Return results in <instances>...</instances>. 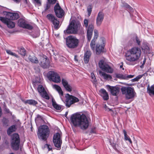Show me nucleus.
<instances>
[{
	"label": "nucleus",
	"mask_w": 154,
	"mask_h": 154,
	"mask_svg": "<svg viewBox=\"0 0 154 154\" xmlns=\"http://www.w3.org/2000/svg\"><path fill=\"white\" fill-rule=\"evenodd\" d=\"M79 42L75 37L72 36H68L66 39V45L69 48L74 49L76 48L79 45Z\"/></svg>",
	"instance_id": "nucleus-6"
},
{
	"label": "nucleus",
	"mask_w": 154,
	"mask_h": 154,
	"mask_svg": "<svg viewBox=\"0 0 154 154\" xmlns=\"http://www.w3.org/2000/svg\"><path fill=\"white\" fill-rule=\"evenodd\" d=\"M18 25L20 27L32 30L35 26L32 23H29L26 20H18Z\"/></svg>",
	"instance_id": "nucleus-11"
},
{
	"label": "nucleus",
	"mask_w": 154,
	"mask_h": 154,
	"mask_svg": "<svg viewBox=\"0 0 154 154\" xmlns=\"http://www.w3.org/2000/svg\"><path fill=\"white\" fill-rule=\"evenodd\" d=\"M103 20H96V23L97 26H100Z\"/></svg>",
	"instance_id": "nucleus-48"
},
{
	"label": "nucleus",
	"mask_w": 154,
	"mask_h": 154,
	"mask_svg": "<svg viewBox=\"0 0 154 154\" xmlns=\"http://www.w3.org/2000/svg\"><path fill=\"white\" fill-rule=\"evenodd\" d=\"M91 133H95L96 132L92 128L91 130Z\"/></svg>",
	"instance_id": "nucleus-57"
},
{
	"label": "nucleus",
	"mask_w": 154,
	"mask_h": 154,
	"mask_svg": "<svg viewBox=\"0 0 154 154\" xmlns=\"http://www.w3.org/2000/svg\"><path fill=\"white\" fill-rule=\"evenodd\" d=\"M62 83L65 89L68 91L70 92L72 91V88L68 84L67 80L64 79H62Z\"/></svg>",
	"instance_id": "nucleus-21"
},
{
	"label": "nucleus",
	"mask_w": 154,
	"mask_h": 154,
	"mask_svg": "<svg viewBox=\"0 0 154 154\" xmlns=\"http://www.w3.org/2000/svg\"><path fill=\"white\" fill-rule=\"evenodd\" d=\"M99 92L100 93L101 96L103 97L104 100H106L109 99L108 94L105 89H101Z\"/></svg>",
	"instance_id": "nucleus-25"
},
{
	"label": "nucleus",
	"mask_w": 154,
	"mask_h": 154,
	"mask_svg": "<svg viewBox=\"0 0 154 154\" xmlns=\"http://www.w3.org/2000/svg\"><path fill=\"white\" fill-rule=\"evenodd\" d=\"M43 59L42 61H40V65L43 68L48 69L50 67V62L47 57L46 56Z\"/></svg>",
	"instance_id": "nucleus-18"
},
{
	"label": "nucleus",
	"mask_w": 154,
	"mask_h": 154,
	"mask_svg": "<svg viewBox=\"0 0 154 154\" xmlns=\"http://www.w3.org/2000/svg\"><path fill=\"white\" fill-rule=\"evenodd\" d=\"M2 122L4 126L7 127L8 125L9 121L8 119L4 118L2 119Z\"/></svg>",
	"instance_id": "nucleus-35"
},
{
	"label": "nucleus",
	"mask_w": 154,
	"mask_h": 154,
	"mask_svg": "<svg viewBox=\"0 0 154 154\" xmlns=\"http://www.w3.org/2000/svg\"><path fill=\"white\" fill-rule=\"evenodd\" d=\"M113 147L114 149H116L115 144H114V145H113Z\"/></svg>",
	"instance_id": "nucleus-60"
},
{
	"label": "nucleus",
	"mask_w": 154,
	"mask_h": 154,
	"mask_svg": "<svg viewBox=\"0 0 154 154\" xmlns=\"http://www.w3.org/2000/svg\"><path fill=\"white\" fill-rule=\"evenodd\" d=\"M116 77L121 79L128 80L133 78L134 75H128L126 74H122L117 73L116 74Z\"/></svg>",
	"instance_id": "nucleus-19"
},
{
	"label": "nucleus",
	"mask_w": 154,
	"mask_h": 154,
	"mask_svg": "<svg viewBox=\"0 0 154 154\" xmlns=\"http://www.w3.org/2000/svg\"><path fill=\"white\" fill-rule=\"evenodd\" d=\"M78 18L79 19H80V17H78Z\"/></svg>",
	"instance_id": "nucleus-64"
},
{
	"label": "nucleus",
	"mask_w": 154,
	"mask_h": 154,
	"mask_svg": "<svg viewBox=\"0 0 154 154\" xmlns=\"http://www.w3.org/2000/svg\"><path fill=\"white\" fill-rule=\"evenodd\" d=\"M83 30L81 23L78 20H72L64 32L67 34H76L79 29Z\"/></svg>",
	"instance_id": "nucleus-3"
},
{
	"label": "nucleus",
	"mask_w": 154,
	"mask_h": 154,
	"mask_svg": "<svg viewBox=\"0 0 154 154\" xmlns=\"http://www.w3.org/2000/svg\"><path fill=\"white\" fill-rule=\"evenodd\" d=\"M53 140L55 146L59 149H60L62 143V141L60 135L59 133H56L54 134Z\"/></svg>",
	"instance_id": "nucleus-14"
},
{
	"label": "nucleus",
	"mask_w": 154,
	"mask_h": 154,
	"mask_svg": "<svg viewBox=\"0 0 154 154\" xmlns=\"http://www.w3.org/2000/svg\"><path fill=\"white\" fill-rule=\"evenodd\" d=\"M77 56L76 55H75L74 56V60L75 61H78V60L77 58Z\"/></svg>",
	"instance_id": "nucleus-55"
},
{
	"label": "nucleus",
	"mask_w": 154,
	"mask_h": 154,
	"mask_svg": "<svg viewBox=\"0 0 154 154\" xmlns=\"http://www.w3.org/2000/svg\"><path fill=\"white\" fill-rule=\"evenodd\" d=\"M28 59L33 63H38V62L37 58L34 55H29L28 57Z\"/></svg>",
	"instance_id": "nucleus-31"
},
{
	"label": "nucleus",
	"mask_w": 154,
	"mask_h": 154,
	"mask_svg": "<svg viewBox=\"0 0 154 154\" xmlns=\"http://www.w3.org/2000/svg\"><path fill=\"white\" fill-rule=\"evenodd\" d=\"M98 65L100 68L105 72L112 73L113 72V69L111 66V64L105 62L103 60H101L99 61Z\"/></svg>",
	"instance_id": "nucleus-7"
},
{
	"label": "nucleus",
	"mask_w": 154,
	"mask_h": 154,
	"mask_svg": "<svg viewBox=\"0 0 154 154\" xmlns=\"http://www.w3.org/2000/svg\"><path fill=\"white\" fill-rule=\"evenodd\" d=\"M141 54V50L138 47H134L129 49L125 55L126 60L128 61L126 63L130 65H135L136 62L140 58Z\"/></svg>",
	"instance_id": "nucleus-2"
},
{
	"label": "nucleus",
	"mask_w": 154,
	"mask_h": 154,
	"mask_svg": "<svg viewBox=\"0 0 154 154\" xmlns=\"http://www.w3.org/2000/svg\"><path fill=\"white\" fill-rule=\"evenodd\" d=\"M88 20H84V26L87 27L88 25Z\"/></svg>",
	"instance_id": "nucleus-47"
},
{
	"label": "nucleus",
	"mask_w": 154,
	"mask_h": 154,
	"mask_svg": "<svg viewBox=\"0 0 154 154\" xmlns=\"http://www.w3.org/2000/svg\"><path fill=\"white\" fill-rule=\"evenodd\" d=\"M142 77V75H139L137 76L135 78L132 79L131 81L133 82L137 81L140 79Z\"/></svg>",
	"instance_id": "nucleus-41"
},
{
	"label": "nucleus",
	"mask_w": 154,
	"mask_h": 154,
	"mask_svg": "<svg viewBox=\"0 0 154 154\" xmlns=\"http://www.w3.org/2000/svg\"><path fill=\"white\" fill-rule=\"evenodd\" d=\"M46 145L47 146L48 150L50 151L51 150L52 148V147H51V146L50 145H48V144H47Z\"/></svg>",
	"instance_id": "nucleus-53"
},
{
	"label": "nucleus",
	"mask_w": 154,
	"mask_h": 154,
	"mask_svg": "<svg viewBox=\"0 0 154 154\" xmlns=\"http://www.w3.org/2000/svg\"><path fill=\"white\" fill-rule=\"evenodd\" d=\"M52 23V26L56 30L58 29L60 27L61 24L58 20H50Z\"/></svg>",
	"instance_id": "nucleus-24"
},
{
	"label": "nucleus",
	"mask_w": 154,
	"mask_h": 154,
	"mask_svg": "<svg viewBox=\"0 0 154 154\" xmlns=\"http://www.w3.org/2000/svg\"><path fill=\"white\" fill-rule=\"evenodd\" d=\"M17 129L16 125H13L10 127L7 130V134L10 135L12 133L15 131Z\"/></svg>",
	"instance_id": "nucleus-32"
},
{
	"label": "nucleus",
	"mask_w": 154,
	"mask_h": 154,
	"mask_svg": "<svg viewBox=\"0 0 154 154\" xmlns=\"http://www.w3.org/2000/svg\"><path fill=\"white\" fill-rule=\"evenodd\" d=\"M91 55V53L89 51H87L84 54V60L85 63L87 64L88 63Z\"/></svg>",
	"instance_id": "nucleus-26"
},
{
	"label": "nucleus",
	"mask_w": 154,
	"mask_h": 154,
	"mask_svg": "<svg viewBox=\"0 0 154 154\" xmlns=\"http://www.w3.org/2000/svg\"><path fill=\"white\" fill-rule=\"evenodd\" d=\"M1 21L6 24L9 28H13L15 26V23L11 21V20H0Z\"/></svg>",
	"instance_id": "nucleus-23"
},
{
	"label": "nucleus",
	"mask_w": 154,
	"mask_h": 154,
	"mask_svg": "<svg viewBox=\"0 0 154 154\" xmlns=\"http://www.w3.org/2000/svg\"><path fill=\"white\" fill-rule=\"evenodd\" d=\"M20 143V139L19 135L17 134L14 133L12 136L11 145L12 148L17 150L19 149Z\"/></svg>",
	"instance_id": "nucleus-10"
},
{
	"label": "nucleus",
	"mask_w": 154,
	"mask_h": 154,
	"mask_svg": "<svg viewBox=\"0 0 154 154\" xmlns=\"http://www.w3.org/2000/svg\"><path fill=\"white\" fill-rule=\"evenodd\" d=\"M35 121L37 125L43 124L45 122L42 116L39 114L37 115L35 119Z\"/></svg>",
	"instance_id": "nucleus-29"
},
{
	"label": "nucleus",
	"mask_w": 154,
	"mask_h": 154,
	"mask_svg": "<svg viewBox=\"0 0 154 154\" xmlns=\"http://www.w3.org/2000/svg\"><path fill=\"white\" fill-rule=\"evenodd\" d=\"M48 0L49 3H51L53 4H55L56 3V0Z\"/></svg>",
	"instance_id": "nucleus-50"
},
{
	"label": "nucleus",
	"mask_w": 154,
	"mask_h": 154,
	"mask_svg": "<svg viewBox=\"0 0 154 154\" xmlns=\"http://www.w3.org/2000/svg\"><path fill=\"white\" fill-rule=\"evenodd\" d=\"M54 10L56 16L59 18H62L64 16V12L61 8L58 3H57L54 7Z\"/></svg>",
	"instance_id": "nucleus-15"
},
{
	"label": "nucleus",
	"mask_w": 154,
	"mask_h": 154,
	"mask_svg": "<svg viewBox=\"0 0 154 154\" xmlns=\"http://www.w3.org/2000/svg\"><path fill=\"white\" fill-rule=\"evenodd\" d=\"M70 120L74 127H79L82 130H86L88 127L89 122L86 115L83 113H75L71 115Z\"/></svg>",
	"instance_id": "nucleus-1"
},
{
	"label": "nucleus",
	"mask_w": 154,
	"mask_h": 154,
	"mask_svg": "<svg viewBox=\"0 0 154 154\" xmlns=\"http://www.w3.org/2000/svg\"><path fill=\"white\" fill-rule=\"evenodd\" d=\"M6 51L7 53L8 54L11 55L12 56H14L17 58L19 57L18 55L16 54L15 53L13 52L10 50H6Z\"/></svg>",
	"instance_id": "nucleus-37"
},
{
	"label": "nucleus",
	"mask_w": 154,
	"mask_h": 154,
	"mask_svg": "<svg viewBox=\"0 0 154 154\" xmlns=\"http://www.w3.org/2000/svg\"><path fill=\"white\" fill-rule=\"evenodd\" d=\"M33 2L34 3H36L39 6L41 5V0H33Z\"/></svg>",
	"instance_id": "nucleus-46"
},
{
	"label": "nucleus",
	"mask_w": 154,
	"mask_h": 154,
	"mask_svg": "<svg viewBox=\"0 0 154 154\" xmlns=\"http://www.w3.org/2000/svg\"><path fill=\"white\" fill-rule=\"evenodd\" d=\"M103 14L101 12H99L98 14L97 19H103Z\"/></svg>",
	"instance_id": "nucleus-39"
},
{
	"label": "nucleus",
	"mask_w": 154,
	"mask_h": 154,
	"mask_svg": "<svg viewBox=\"0 0 154 154\" xmlns=\"http://www.w3.org/2000/svg\"><path fill=\"white\" fill-rule=\"evenodd\" d=\"M5 111L7 112V113H9L10 112V110L8 109H5Z\"/></svg>",
	"instance_id": "nucleus-58"
},
{
	"label": "nucleus",
	"mask_w": 154,
	"mask_h": 154,
	"mask_svg": "<svg viewBox=\"0 0 154 154\" xmlns=\"http://www.w3.org/2000/svg\"><path fill=\"white\" fill-rule=\"evenodd\" d=\"M104 108L105 109V110L107 111H110L111 109L109 108H107V106L106 104H105L104 106Z\"/></svg>",
	"instance_id": "nucleus-52"
},
{
	"label": "nucleus",
	"mask_w": 154,
	"mask_h": 154,
	"mask_svg": "<svg viewBox=\"0 0 154 154\" xmlns=\"http://www.w3.org/2000/svg\"><path fill=\"white\" fill-rule=\"evenodd\" d=\"M52 105L53 107L56 109L58 110H60L61 109V106L58 104H57L55 102L52 101Z\"/></svg>",
	"instance_id": "nucleus-38"
},
{
	"label": "nucleus",
	"mask_w": 154,
	"mask_h": 154,
	"mask_svg": "<svg viewBox=\"0 0 154 154\" xmlns=\"http://www.w3.org/2000/svg\"><path fill=\"white\" fill-rule=\"evenodd\" d=\"M50 134V130L46 125H40L38 129L37 135L39 139L45 141L47 140Z\"/></svg>",
	"instance_id": "nucleus-4"
},
{
	"label": "nucleus",
	"mask_w": 154,
	"mask_h": 154,
	"mask_svg": "<svg viewBox=\"0 0 154 154\" xmlns=\"http://www.w3.org/2000/svg\"><path fill=\"white\" fill-rule=\"evenodd\" d=\"M91 78L94 80V81H96L95 80H96V78L94 74V73L93 72H92L91 73Z\"/></svg>",
	"instance_id": "nucleus-49"
},
{
	"label": "nucleus",
	"mask_w": 154,
	"mask_h": 154,
	"mask_svg": "<svg viewBox=\"0 0 154 154\" xmlns=\"http://www.w3.org/2000/svg\"><path fill=\"white\" fill-rule=\"evenodd\" d=\"M121 90L122 94H125L126 100L132 99L136 95V93L133 87L123 86Z\"/></svg>",
	"instance_id": "nucleus-5"
},
{
	"label": "nucleus",
	"mask_w": 154,
	"mask_h": 154,
	"mask_svg": "<svg viewBox=\"0 0 154 154\" xmlns=\"http://www.w3.org/2000/svg\"><path fill=\"white\" fill-rule=\"evenodd\" d=\"M145 62H146V59H144V60H143V63L140 66V67L141 68H142V67L144 65L145 63Z\"/></svg>",
	"instance_id": "nucleus-54"
},
{
	"label": "nucleus",
	"mask_w": 154,
	"mask_h": 154,
	"mask_svg": "<svg viewBox=\"0 0 154 154\" xmlns=\"http://www.w3.org/2000/svg\"><path fill=\"white\" fill-rule=\"evenodd\" d=\"M123 6L125 7L129 12H131L133 11V8L127 3H125L124 5Z\"/></svg>",
	"instance_id": "nucleus-36"
},
{
	"label": "nucleus",
	"mask_w": 154,
	"mask_h": 154,
	"mask_svg": "<svg viewBox=\"0 0 154 154\" xmlns=\"http://www.w3.org/2000/svg\"><path fill=\"white\" fill-rule=\"evenodd\" d=\"M50 3H47L46 5V6L45 8V10H46L48 9L50 7Z\"/></svg>",
	"instance_id": "nucleus-51"
},
{
	"label": "nucleus",
	"mask_w": 154,
	"mask_h": 154,
	"mask_svg": "<svg viewBox=\"0 0 154 154\" xmlns=\"http://www.w3.org/2000/svg\"><path fill=\"white\" fill-rule=\"evenodd\" d=\"M127 140L129 141V142H130V144H132V142L130 138H129Z\"/></svg>",
	"instance_id": "nucleus-56"
},
{
	"label": "nucleus",
	"mask_w": 154,
	"mask_h": 154,
	"mask_svg": "<svg viewBox=\"0 0 154 154\" xmlns=\"http://www.w3.org/2000/svg\"><path fill=\"white\" fill-rule=\"evenodd\" d=\"M47 76L50 81L54 82L59 83L61 82V80L60 75L55 71H48L47 73Z\"/></svg>",
	"instance_id": "nucleus-8"
},
{
	"label": "nucleus",
	"mask_w": 154,
	"mask_h": 154,
	"mask_svg": "<svg viewBox=\"0 0 154 154\" xmlns=\"http://www.w3.org/2000/svg\"><path fill=\"white\" fill-rule=\"evenodd\" d=\"M65 97L66 99L64 103L67 107H69L71 105L79 101L78 98L68 94H66Z\"/></svg>",
	"instance_id": "nucleus-9"
},
{
	"label": "nucleus",
	"mask_w": 154,
	"mask_h": 154,
	"mask_svg": "<svg viewBox=\"0 0 154 154\" xmlns=\"http://www.w3.org/2000/svg\"><path fill=\"white\" fill-rule=\"evenodd\" d=\"M122 68V69L123 70H124V68H123V67Z\"/></svg>",
	"instance_id": "nucleus-63"
},
{
	"label": "nucleus",
	"mask_w": 154,
	"mask_h": 154,
	"mask_svg": "<svg viewBox=\"0 0 154 154\" xmlns=\"http://www.w3.org/2000/svg\"><path fill=\"white\" fill-rule=\"evenodd\" d=\"M53 87L58 92L60 97L62 99V97L63 96V93L61 87L59 85L56 84L53 85Z\"/></svg>",
	"instance_id": "nucleus-30"
},
{
	"label": "nucleus",
	"mask_w": 154,
	"mask_h": 154,
	"mask_svg": "<svg viewBox=\"0 0 154 154\" xmlns=\"http://www.w3.org/2000/svg\"><path fill=\"white\" fill-rule=\"evenodd\" d=\"M23 102L25 104H28L29 105L34 106H36L38 104L37 101L32 99L23 100Z\"/></svg>",
	"instance_id": "nucleus-28"
},
{
	"label": "nucleus",
	"mask_w": 154,
	"mask_h": 154,
	"mask_svg": "<svg viewBox=\"0 0 154 154\" xmlns=\"http://www.w3.org/2000/svg\"><path fill=\"white\" fill-rule=\"evenodd\" d=\"M37 90L40 95L43 98L48 100L49 97L42 85H39L37 88Z\"/></svg>",
	"instance_id": "nucleus-16"
},
{
	"label": "nucleus",
	"mask_w": 154,
	"mask_h": 154,
	"mask_svg": "<svg viewBox=\"0 0 154 154\" xmlns=\"http://www.w3.org/2000/svg\"><path fill=\"white\" fill-rule=\"evenodd\" d=\"M98 37V32L97 30H94V35L93 39L91 41L90 46L91 49L94 51L95 50V44L96 41Z\"/></svg>",
	"instance_id": "nucleus-17"
},
{
	"label": "nucleus",
	"mask_w": 154,
	"mask_h": 154,
	"mask_svg": "<svg viewBox=\"0 0 154 154\" xmlns=\"http://www.w3.org/2000/svg\"><path fill=\"white\" fill-rule=\"evenodd\" d=\"M93 29V25L92 24L89 25L87 31V39L89 42L90 41L92 37Z\"/></svg>",
	"instance_id": "nucleus-20"
},
{
	"label": "nucleus",
	"mask_w": 154,
	"mask_h": 154,
	"mask_svg": "<svg viewBox=\"0 0 154 154\" xmlns=\"http://www.w3.org/2000/svg\"><path fill=\"white\" fill-rule=\"evenodd\" d=\"M33 35V37L34 38H36L37 37H38V36H39V34H37V35H35L34 36V35Z\"/></svg>",
	"instance_id": "nucleus-59"
},
{
	"label": "nucleus",
	"mask_w": 154,
	"mask_h": 154,
	"mask_svg": "<svg viewBox=\"0 0 154 154\" xmlns=\"http://www.w3.org/2000/svg\"><path fill=\"white\" fill-rule=\"evenodd\" d=\"M100 40L101 43L97 44L95 47L96 53L98 55L103 52L105 43V38L103 37L100 38Z\"/></svg>",
	"instance_id": "nucleus-12"
},
{
	"label": "nucleus",
	"mask_w": 154,
	"mask_h": 154,
	"mask_svg": "<svg viewBox=\"0 0 154 154\" xmlns=\"http://www.w3.org/2000/svg\"><path fill=\"white\" fill-rule=\"evenodd\" d=\"M108 86L110 92L113 96H116L119 93V89L118 87L111 86L108 85Z\"/></svg>",
	"instance_id": "nucleus-22"
},
{
	"label": "nucleus",
	"mask_w": 154,
	"mask_h": 154,
	"mask_svg": "<svg viewBox=\"0 0 154 154\" xmlns=\"http://www.w3.org/2000/svg\"><path fill=\"white\" fill-rule=\"evenodd\" d=\"M120 68H122L123 67V64L121 65L120 66Z\"/></svg>",
	"instance_id": "nucleus-61"
},
{
	"label": "nucleus",
	"mask_w": 154,
	"mask_h": 154,
	"mask_svg": "<svg viewBox=\"0 0 154 154\" xmlns=\"http://www.w3.org/2000/svg\"><path fill=\"white\" fill-rule=\"evenodd\" d=\"M123 132L124 136V140L125 141H127V139L130 137L127 135V132L125 130H123Z\"/></svg>",
	"instance_id": "nucleus-42"
},
{
	"label": "nucleus",
	"mask_w": 154,
	"mask_h": 154,
	"mask_svg": "<svg viewBox=\"0 0 154 154\" xmlns=\"http://www.w3.org/2000/svg\"><path fill=\"white\" fill-rule=\"evenodd\" d=\"M134 41L136 42L138 46L140 45V41L137 36L135 37V39L134 40Z\"/></svg>",
	"instance_id": "nucleus-44"
},
{
	"label": "nucleus",
	"mask_w": 154,
	"mask_h": 154,
	"mask_svg": "<svg viewBox=\"0 0 154 154\" xmlns=\"http://www.w3.org/2000/svg\"><path fill=\"white\" fill-rule=\"evenodd\" d=\"M147 91L150 95L152 94L154 95V85H152L150 88L149 85H148L147 88Z\"/></svg>",
	"instance_id": "nucleus-33"
},
{
	"label": "nucleus",
	"mask_w": 154,
	"mask_h": 154,
	"mask_svg": "<svg viewBox=\"0 0 154 154\" xmlns=\"http://www.w3.org/2000/svg\"><path fill=\"white\" fill-rule=\"evenodd\" d=\"M47 18L48 19H56L54 16L51 14H49L47 16Z\"/></svg>",
	"instance_id": "nucleus-43"
},
{
	"label": "nucleus",
	"mask_w": 154,
	"mask_h": 154,
	"mask_svg": "<svg viewBox=\"0 0 154 154\" xmlns=\"http://www.w3.org/2000/svg\"><path fill=\"white\" fill-rule=\"evenodd\" d=\"M98 72L100 75L105 80H110L112 78V76L110 75L107 74L101 70H99L98 71Z\"/></svg>",
	"instance_id": "nucleus-27"
},
{
	"label": "nucleus",
	"mask_w": 154,
	"mask_h": 154,
	"mask_svg": "<svg viewBox=\"0 0 154 154\" xmlns=\"http://www.w3.org/2000/svg\"><path fill=\"white\" fill-rule=\"evenodd\" d=\"M142 49L147 51H149V48L146 44H144L143 45V46L142 47Z\"/></svg>",
	"instance_id": "nucleus-45"
},
{
	"label": "nucleus",
	"mask_w": 154,
	"mask_h": 154,
	"mask_svg": "<svg viewBox=\"0 0 154 154\" xmlns=\"http://www.w3.org/2000/svg\"><path fill=\"white\" fill-rule=\"evenodd\" d=\"M19 19H20V20L23 19V18H20Z\"/></svg>",
	"instance_id": "nucleus-62"
},
{
	"label": "nucleus",
	"mask_w": 154,
	"mask_h": 154,
	"mask_svg": "<svg viewBox=\"0 0 154 154\" xmlns=\"http://www.w3.org/2000/svg\"><path fill=\"white\" fill-rule=\"evenodd\" d=\"M92 7L91 5H89L88 6L87 9V11L88 12V15L89 16L90 15L92 11Z\"/></svg>",
	"instance_id": "nucleus-40"
},
{
	"label": "nucleus",
	"mask_w": 154,
	"mask_h": 154,
	"mask_svg": "<svg viewBox=\"0 0 154 154\" xmlns=\"http://www.w3.org/2000/svg\"><path fill=\"white\" fill-rule=\"evenodd\" d=\"M3 14L5 17H0V19H17L20 18L17 13H12L7 11H3Z\"/></svg>",
	"instance_id": "nucleus-13"
},
{
	"label": "nucleus",
	"mask_w": 154,
	"mask_h": 154,
	"mask_svg": "<svg viewBox=\"0 0 154 154\" xmlns=\"http://www.w3.org/2000/svg\"><path fill=\"white\" fill-rule=\"evenodd\" d=\"M17 52L19 54L23 56H25L26 54V50L23 47L19 48L17 50Z\"/></svg>",
	"instance_id": "nucleus-34"
}]
</instances>
